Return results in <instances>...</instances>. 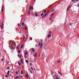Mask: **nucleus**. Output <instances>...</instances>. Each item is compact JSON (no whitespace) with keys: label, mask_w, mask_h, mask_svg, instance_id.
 <instances>
[{"label":"nucleus","mask_w":79,"mask_h":79,"mask_svg":"<svg viewBox=\"0 0 79 79\" xmlns=\"http://www.w3.org/2000/svg\"><path fill=\"white\" fill-rule=\"evenodd\" d=\"M47 15H48L47 13H46L45 15H43V16H42V18H45V16H46Z\"/></svg>","instance_id":"obj_1"},{"label":"nucleus","mask_w":79,"mask_h":79,"mask_svg":"<svg viewBox=\"0 0 79 79\" xmlns=\"http://www.w3.org/2000/svg\"><path fill=\"white\" fill-rule=\"evenodd\" d=\"M37 53L36 52L35 54L34 55V56H35V58H36V57H37Z\"/></svg>","instance_id":"obj_2"},{"label":"nucleus","mask_w":79,"mask_h":79,"mask_svg":"<svg viewBox=\"0 0 79 79\" xmlns=\"http://www.w3.org/2000/svg\"><path fill=\"white\" fill-rule=\"evenodd\" d=\"M51 36H52V35H51L49 34L48 35V38H50V37H51Z\"/></svg>","instance_id":"obj_3"},{"label":"nucleus","mask_w":79,"mask_h":79,"mask_svg":"<svg viewBox=\"0 0 79 79\" xmlns=\"http://www.w3.org/2000/svg\"><path fill=\"white\" fill-rule=\"evenodd\" d=\"M58 73H59V74H60V75H61V76H62L61 73H60V71H59V70H58Z\"/></svg>","instance_id":"obj_4"},{"label":"nucleus","mask_w":79,"mask_h":79,"mask_svg":"<svg viewBox=\"0 0 79 79\" xmlns=\"http://www.w3.org/2000/svg\"><path fill=\"white\" fill-rule=\"evenodd\" d=\"M58 73H59V74H60V75H61V76H62L61 73H60V71H59V70H58Z\"/></svg>","instance_id":"obj_5"},{"label":"nucleus","mask_w":79,"mask_h":79,"mask_svg":"<svg viewBox=\"0 0 79 79\" xmlns=\"http://www.w3.org/2000/svg\"><path fill=\"white\" fill-rule=\"evenodd\" d=\"M58 73H59V74H60V75H61V76H62L61 73H60V71H59V70H58Z\"/></svg>","instance_id":"obj_6"},{"label":"nucleus","mask_w":79,"mask_h":79,"mask_svg":"<svg viewBox=\"0 0 79 79\" xmlns=\"http://www.w3.org/2000/svg\"><path fill=\"white\" fill-rule=\"evenodd\" d=\"M55 76H56V79H59V77H58L57 75H55Z\"/></svg>","instance_id":"obj_7"},{"label":"nucleus","mask_w":79,"mask_h":79,"mask_svg":"<svg viewBox=\"0 0 79 79\" xmlns=\"http://www.w3.org/2000/svg\"><path fill=\"white\" fill-rule=\"evenodd\" d=\"M10 71H8V72H7V75L8 76H9V74H10Z\"/></svg>","instance_id":"obj_8"},{"label":"nucleus","mask_w":79,"mask_h":79,"mask_svg":"<svg viewBox=\"0 0 79 79\" xmlns=\"http://www.w3.org/2000/svg\"><path fill=\"white\" fill-rule=\"evenodd\" d=\"M18 56L19 57V58H21V57L22 56L21 55H18Z\"/></svg>","instance_id":"obj_9"},{"label":"nucleus","mask_w":79,"mask_h":79,"mask_svg":"<svg viewBox=\"0 0 79 79\" xmlns=\"http://www.w3.org/2000/svg\"><path fill=\"white\" fill-rule=\"evenodd\" d=\"M52 5H50V6L48 7V8H52Z\"/></svg>","instance_id":"obj_10"},{"label":"nucleus","mask_w":79,"mask_h":79,"mask_svg":"<svg viewBox=\"0 0 79 79\" xmlns=\"http://www.w3.org/2000/svg\"><path fill=\"white\" fill-rule=\"evenodd\" d=\"M25 76H26V77H27L28 78V77H29V75H28V74H27Z\"/></svg>","instance_id":"obj_11"},{"label":"nucleus","mask_w":79,"mask_h":79,"mask_svg":"<svg viewBox=\"0 0 79 79\" xmlns=\"http://www.w3.org/2000/svg\"><path fill=\"white\" fill-rule=\"evenodd\" d=\"M31 51H32V52H35V50L34 49H31Z\"/></svg>","instance_id":"obj_12"},{"label":"nucleus","mask_w":79,"mask_h":79,"mask_svg":"<svg viewBox=\"0 0 79 79\" xmlns=\"http://www.w3.org/2000/svg\"><path fill=\"white\" fill-rule=\"evenodd\" d=\"M23 46H24V45H23V44H22V45H21V47H20V48H23Z\"/></svg>","instance_id":"obj_13"},{"label":"nucleus","mask_w":79,"mask_h":79,"mask_svg":"<svg viewBox=\"0 0 79 79\" xmlns=\"http://www.w3.org/2000/svg\"><path fill=\"white\" fill-rule=\"evenodd\" d=\"M55 12H54L53 13H52L51 15L50 16H52V15H54V14H55Z\"/></svg>","instance_id":"obj_14"},{"label":"nucleus","mask_w":79,"mask_h":79,"mask_svg":"<svg viewBox=\"0 0 79 79\" xmlns=\"http://www.w3.org/2000/svg\"><path fill=\"white\" fill-rule=\"evenodd\" d=\"M18 64L19 65V66H21V64L20 62H19Z\"/></svg>","instance_id":"obj_15"},{"label":"nucleus","mask_w":79,"mask_h":79,"mask_svg":"<svg viewBox=\"0 0 79 79\" xmlns=\"http://www.w3.org/2000/svg\"><path fill=\"white\" fill-rule=\"evenodd\" d=\"M43 45V43H41V46H40L41 47H42Z\"/></svg>","instance_id":"obj_16"},{"label":"nucleus","mask_w":79,"mask_h":79,"mask_svg":"<svg viewBox=\"0 0 79 79\" xmlns=\"http://www.w3.org/2000/svg\"><path fill=\"white\" fill-rule=\"evenodd\" d=\"M31 6H30L29 11L30 12V11H31Z\"/></svg>","instance_id":"obj_17"},{"label":"nucleus","mask_w":79,"mask_h":79,"mask_svg":"<svg viewBox=\"0 0 79 79\" xmlns=\"http://www.w3.org/2000/svg\"><path fill=\"white\" fill-rule=\"evenodd\" d=\"M19 77L18 76H17L15 78V79H18Z\"/></svg>","instance_id":"obj_18"},{"label":"nucleus","mask_w":79,"mask_h":79,"mask_svg":"<svg viewBox=\"0 0 79 79\" xmlns=\"http://www.w3.org/2000/svg\"><path fill=\"white\" fill-rule=\"evenodd\" d=\"M27 52H26L25 53V55H27Z\"/></svg>","instance_id":"obj_19"},{"label":"nucleus","mask_w":79,"mask_h":79,"mask_svg":"<svg viewBox=\"0 0 79 79\" xmlns=\"http://www.w3.org/2000/svg\"><path fill=\"white\" fill-rule=\"evenodd\" d=\"M41 15V16H42V15H44V13H42L40 15Z\"/></svg>","instance_id":"obj_20"},{"label":"nucleus","mask_w":79,"mask_h":79,"mask_svg":"<svg viewBox=\"0 0 79 79\" xmlns=\"http://www.w3.org/2000/svg\"><path fill=\"white\" fill-rule=\"evenodd\" d=\"M24 22H23L22 23V26H24Z\"/></svg>","instance_id":"obj_21"},{"label":"nucleus","mask_w":79,"mask_h":79,"mask_svg":"<svg viewBox=\"0 0 79 79\" xmlns=\"http://www.w3.org/2000/svg\"><path fill=\"white\" fill-rule=\"evenodd\" d=\"M26 61L27 63H29V61L27 60H26Z\"/></svg>","instance_id":"obj_22"},{"label":"nucleus","mask_w":79,"mask_h":79,"mask_svg":"<svg viewBox=\"0 0 79 79\" xmlns=\"http://www.w3.org/2000/svg\"><path fill=\"white\" fill-rule=\"evenodd\" d=\"M18 71H17L16 73H15V74H18Z\"/></svg>","instance_id":"obj_23"},{"label":"nucleus","mask_w":79,"mask_h":79,"mask_svg":"<svg viewBox=\"0 0 79 79\" xmlns=\"http://www.w3.org/2000/svg\"><path fill=\"white\" fill-rule=\"evenodd\" d=\"M19 77H20V78H22V76H21V75H20L19 76Z\"/></svg>","instance_id":"obj_24"},{"label":"nucleus","mask_w":79,"mask_h":79,"mask_svg":"<svg viewBox=\"0 0 79 79\" xmlns=\"http://www.w3.org/2000/svg\"><path fill=\"white\" fill-rule=\"evenodd\" d=\"M21 74H23V71H21Z\"/></svg>","instance_id":"obj_25"},{"label":"nucleus","mask_w":79,"mask_h":79,"mask_svg":"<svg viewBox=\"0 0 79 79\" xmlns=\"http://www.w3.org/2000/svg\"><path fill=\"white\" fill-rule=\"evenodd\" d=\"M35 16H36L37 17V16H38V15H37V13H36L35 14Z\"/></svg>","instance_id":"obj_26"},{"label":"nucleus","mask_w":79,"mask_h":79,"mask_svg":"<svg viewBox=\"0 0 79 79\" xmlns=\"http://www.w3.org/2000/svg\"><path fill=\"white\" fill-rule=\"evenodd\" d=\"M55 11L54 10H53V9H52L51 11V12H53V11Z\"/></svg>","instance_id":"obj_27"},{"label":"nucleus","mask_w":79,"mask_h":79,"mask_svg":"<svg viewBox=\"0 0 79 79\" xmlns=\"http://www.w3.org/2000/svg\"><path fill=\"white\" fill-rule=\"evenodd\" d=\"M31 10H33V7L31 6Z\"/></svg>","instance_id":"obj_28"},{"label":"nucleus","mask_w":79,"mask_h":79,"mask_svg":"<svg viewBox=\"0 0 79 79\" xmlns=\"http://www.w3.org/2000/svg\"><path fill=\"white\" fill-rule=\"evenodd\" d=\"M50 12V10H48V11L47 12V13H49Z\"/></svg>","instance_id":"obj_29"},{"label":"nucleus","mask_w":79,"mask_h":79,"mask_svg":"<svg viewBox=\"0 0 79 79\" xmlns=\"http://www.w3.org/2000/svg\"><path fill=\"white\" fill-rule=\"evenodd\" d=\"M25 30H26V29H27V27H25Z\"/></svg>","instance_id":"obj_30"},{"label":"nucleus","mask_w":79,"mask_h":79,"mask_svg":"<svg viewBox=\"0 0 79 79\" xmlns=\"http://www.w3.org/2000/svg\"><path fill=\"white\" fill-rule=\"evenodd\" d=\"M18 53H20V50H19L18 51Z\"/></svg>","instance_id":"obj_31"},{"label":"nucleus","mask_w":79,"mask_h":79,"mask_svg":"<svg viewBox=\"0 0 79 79\" xmlns=\"http://www.w3.org/2000/svg\"><path fill=\"white\" fill-rule=\"evenodd\" d=\"M30 39L31 40H32V38H30Z\"/></svg>","instance_id":"obj_32"},{"label":"nucleus","mask_w":79,"mask_h":79,"mask_svg":"<svg viewBox=\"0 0 79 79\" xmlns=\"http://www.w3.org/2000/svg\"><path fill=\"white\" fill-rule=\"evenodd\" d=\"M11 49H12V50H15V48H11Z\"/></svg>","instance_id":"obj_33"},{"label":"nucleus","mask_w":79,"mask_h":79,"mask_svg":"<svg viewBox=\"0 0 79 79\" xmlns=\"http://www.w3.org/2000/svg\"><path fill=\"white\" fill-rule=\"evenodd\" d=\"M72 2H75V0H72Z\"/></svg>","instance_id":"obj_34"},{"label":"nucleus","mask_w":79,"mask_h":79,"mask_svg":"<svg viewBox=\"0 0 79 79\" xmlns=\"http://www.w3.org/2000/svg\"><path fill=\"white\" fill-rule=\"evenodd\" d=\"M6 77H8V76L7 75H6Z\"/></svg>","instance_id":"obj_35"},{"label":"nucleus","mask_w":79,"mask_h":79,"mask_svg":"<svg viewBox=\"0 0 79 79\" xmlns=\"http://www.w3.org/2000/svg\"><path fill=\"white\" fill-rule=\"evenodd\" d=\"M25 39V36H24L23 38V40H24Z\"/></svg>","instance_id":"obj_36"},{"label":"nucleus","mask_w":79,"mask_h":79,"mask_svg":"<svg viewBox=\"0 0 79 79\" xmlns=\"http://www.w3.org/2000/svg\"><path fill=\"white\" fill-rule=\"evenodd\" d=\"M3 8H2V12H3Z\"/></svg>","instance_id":"obj_37"},{"label":"nucleus","mask_w":79,"mask_h":79,"mask_svg":"<svg viewBox=\"0 0 79 79\" xmlns=\"http://www.w3.org/2000/svg\"><path fill=\"white\" fill-rule=\"evenodd\" d=\"M68 8H69H69H71V6H69L68 7Z\"/></svg>","instance_id":"obj_38"},{"label":"nucleus","mask_w":79,"mask_h":79,"mask_svg":"<svg viewBox=\"0 0 79 79\" xmlns=\"http://www.w3.org/2000/svg\"><path fill=\"white\" fill-rule=\"evenodd\" d=\"M46 12V10H45L44 11V13H45Z\"/></svg>","instance_id":"obj_39"},{"label":"nucleus","mask_w":79,"mask_h":79,"mask_svg":"<svg viewBox=\"0 0 79 79\" xmlns=\"http://www.w3.org/2000/svg\"><path fill=\"white\" fill-rule=\"evenodd\" d=\"M65 24H66V22H65L63 24V25H65Z\"/></svg>","instance_id":"obj_40"},{"label":"nucleus","mask_w":79,"mask_h":79,"mask_svg":"<svg viewBox=\"0 0 79 79\" xmlns=\"http://www.w3.org/2000/svg\"><path fill=\"white\" fill-rule=\"evenodd\" d=\"M23 59H21V63H22V62H23Z\"/></svg>","instance_id":"obj_41"},{"label":"nucleus","mask_w":79,"mask_h":79,"mask_svg":"<svg viewBox=\"0 0 79 79\" xmlns=\"http://www.w3.org/2000/svg\"><path fill=\"white\" fill-rule=\"evenodd\" d=\"M31 69L32 70H34V69H33V68L32 67H31Z\"/></svg>","instance_id":"obj_42"},{"label":"nucleus","mask_w":79,"mask_h":79,"mask_svg":"<svg viewBox=\"0 0 79 79\" xmlns=\"http://www.w3.org/2000/svg\"><path fill=\"white\" fill-rule=\"evenodd\" d=\"M15 42L13 41V42H12V44H15Z\"/></svg>","instance_id":"obj_43"},{"label":"nucleus","mask_w":79,"mask_h":79,"mask_svg":"<svg viewBox=\"0 0 79 79\" xmlns=\"http://www.w3.org/2000/svg\"><path fill=\"white\" fill-rule=\"evenodd\" d=\"M17 49H19V48L18 47V46L17 47Z\"/></svg>","instance_id":"obj_44"},{"label":"nucleus","mask_w":79,"mask_h":79,"mask_svg":"<svg viewBox=\"0 0 79 79\" xmlns=\"http://www.w3.org/2000/svg\"><path fill=\"white\" fill-rule=\"evenodd\" d=\"M30 73H31V74H32V73H33L32 72V71H30Z\"/></svg>","instance_id":"obj_45"},{"label":"nucleus","mask_w":79,"mask_h":79,"mask_svg":"<svg viewBox=\"0 0 79 79\" xmlns=\"http://www.w3.org/2000/svg\"><path fill=\"white\" fill-rule=\"evenodd\" d=\"M40 43H39V46H40Z\"/></svg>","instance_id":"obj_46"},{"label":"nucleus","mask_w":79,"mask_h":79,"mask_svg":"<svg viewBox=\"0 0 79 79\" xmlns=\"http://www.w3.org/2000/svg\"><path fill=\"white\" fill-rule=\"evenodd\" d=\"M1 60H2V61H3V59H2Z\"/></svg>","instance_id":"obj_47"},{"label":"nucleus","mask_w":79,"mask_h":79,"mask_svg":"<svg viewBox=\"0 0 79 79\" xmlns=\"http://www.w3.org/2000/svg\"><path fill=\"white\" fill-rule=\"evenodd\" d=\"M69 9L68 8V9L67 10V11H68Z\"/></svg>","instance_id":"obj_48"},{"label":"nucleus","mask_w":79,"mask_h":79,"mask_svg":"<svg viewBox=\"0 0 79 79\" xmlns=\"http://www.w3.org/2000/svg\"><path fill=\"white\" fill-rule=\"evenodd\" d=\"M10 69V68L9 67H7V69Z\"/></svg>","instance_id":"obj_49"},{"label":"nucleus","mask_w":79,"mask_h":79,"mask_svg":"<svg viewBox=\"0 0 79 79\" xmlns=\"http://www.w3.org/2000/svg\"><path fill=\"white\" fill-rule=\"evenodd\" d=\"M18 26H19V24L18 23Z\"/></svg>","instance_id":"obj_50"},{"label":"nucleus","mask_w":79,"mask_h":79,"mask_svg":"<svg viewBox=\"0 0 79 79\" xmlns=\"http://www.w3.org/2000/svg\"><path fill=\"white\" fill-rule=\"evenodd\" d=\"M69 25H70V26H72V24H71V23H70Z\"/></svg>","instance_id":"obj_51"},{"label":"nucleus","mask_w":79,"mask_h":79,"mask_svg":"<svg viewBox=\"0 0 79 79\" xmlns=\"http://www.w3.org/2000/svg\"><path fill=\"white\" fill-rule=\"evenodd\" d=\"M2 29H3V26H2Z\"/></svg>","instance_id":"obj_52"},{"label":"nucleus","mask_w":79,"mask_h":79,"mask_svg":"<svg viewBox=\"0 0 79 79\" xmlns=\"http://www.w3.org/2000/svg\"><path fill=\"white\" fill-rule=\"evenodd\" d=\"M31 66H32V64H30Z\"/></svg>","instance_id":"obj_53"},{"label":"nucleus","mask_w":79,"mask_h":79,"mask_svg":"<svg viewBox=\"0 0 79 79\" xmlns=\"http://www.w3.org/2000/svg\"><path fill=\"white\" fill-rule=\"evenodd\" d=\"M0 27H3V26L2 25H0Z\"/></svg>","instance_id":"obj_54"},{"label":"nucleus","mask_w":79,"mask_h":79,"mask_svg":"<svg viewBox=\"0 0 79 79\" xmlns=\"http://www.w3.org/2000/svg\"><path fill=\"white\" fill-rule=\"evenodd\" d=\"M57 62H58V63H59V62H60V61H58Z\"/></svg>","instance_id":"obj_55"},{"label":"nucleus","mask_w":79,"mask_h":79,"mask_svg":"<svg viewBox=\"0 0 79 79\" xmlns=\"http://www.w3.org/2000/svg\"><path fill=\"white\" fill-rule=\"evenodd\" d=\"M22 64H24V62H21Z\"/></svg>","instance_id":"obj_56"},{"label":"nucleus","mask_w":79,"mask_h":79,"mask_svg":"<svg viewBox=\"0 0 79 79\" xmlns=\"http://www.w3.org/2000/svg\"><path fill=\"white\" fill-rule=\"evenodd\" d=\"M49 19L50 20V21H51V20H52V19H51V18H49Z\"/></svg>","instance_id":"obj_57"},{"label":"nucleus","mask_w":79,"mask_h":79,"mask_svg":"<svg viewBox=\"0 0 79 79\" xmlns=\"http://www.w3.org/2000/svg\"><path fill=\"white\" fill-rule=\"evenodd\" d=\"M60 3H61V2H60V3H59L58 4V5H59V4H60Z\"/></svg>","instance_id":"obj_58"},{"label":"nucleus","mask_w":79,"mask_h":79,"mask_svg":"<svg viewBox=\"0 0 79 79\" xmlns=\"http://www.w3.org/2000/svg\"><path fill=\"white\" fill-rule=\"evenodd\" d=\"M2 26L4 25V24H3V23H2Z\"/></svg>","instance_id":"obj_59"},{"label":"nucleus","mask_w":79,"mask_h":79,"mask_svg":"<svg viewBox=\"0 0 79 79\" xmlns=\"http://www.w3.org/2000/svg\"><path fill=\"white\" fill-rule=\"evenodd\" d=\"M23 27H22V28H21V29H23Z\"/></svg>","instance_id":"obj_60"},{"label":"nucleus","mask_w":79,"mask_h":79,"mask_svg":"<svg viewBox=\"0 0 79 79\" xmlns=\"http://www.w3.org/2000/svg\"><path fill=\"white\" fill-rule=\"evenodd\" d=\"M51 18L52 19L53 18V17H51Z\"/></svg>","instance_id":"obj_61"},{"label":"nucleus","mask_w":79,"mask_h":79,"mask_svg":"<svg viewBox=\"0 0 79 79\" xmlns=\"http://www.w3.org/2000/svg\"><path fill=\"white\" fill-rule=\"evenodd\" d=\"M37 45H35V47H37Z\"/></svg>","instance_id":"obj_62"},{"label":"nucleus","mask_w":79,"mask_h":79,"mask_svg":"<svg viewBox=\"0 0 79 79\" xmlns=\"http://www.w3.org/2000/svg\"><path fill=\"white\" fill-rule=\"evenodd\" d=\"M2 8H3V6H2Z\"/></svg>","instance_id":"obj_63"},{"label":"nucleus","mask_w":79,"mask_h":79,"mask_svg":"<svg viewBox=\"0 0 79 79\" xmlns=\"http://www.w3.org/2000/svg\"><path fill=\"white\" fill-rule=\"evenodd\" d=\"M27 74H28V73H27Z\"/></svg>","instance_id":"obj_64"}]
</instances>
